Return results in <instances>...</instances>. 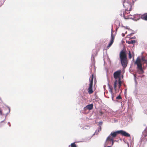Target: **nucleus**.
<instances>
[{
    "label": "nucleus",
    "instance_id": "obj_16",
    "mask_svg": "<svg viewBox=\"0 0 147 147\" xmlns=\"http://www.w3.org/2000/svg\"><path fill=\"white\" fill-rule=\"evenodd\" d=\"M118 84L119 88V89L121 86V78H119L118 80Z\"/></svg>",
    "mask_w": 147,
    "mask_h": 147
},
{
    "label": "nucleus",
    "instance_id": "obj_22",
    "mask_svg": "<svg viewBox=\"0 0 147 147\" xmlns=\"http://www.w3.org/2000/svg\"><path fill=\"white\" fill-rule=\"evenodd\" d=\"M116 99H120L121 98V97L120 95H119L116 97Z\"/></svg>",
    "mask_w": 147,
    "mask_h": 147
},
{
    "label": "nucleus",
    "instance_id": "obj_4",
    "mask_svg": "<svg viewBox=\"0 0 147 147\" xmlns=\"http://www.w3.org/2000/svg\"><path fill=\"white\" fill-rule=\"evenodd\" d=\"M93 76L92 75V76H90V84H89V88L88 89V92L89 94H92L93 91L92 90V85L93 83Z\"/></svg>",
    "mask_w": 147,
    "mask_h": 147
},
{
    "label": "nucleus",
    "instance_id": "obj_20",
    "mask_svg": "<svg viewBox=\"0 0 147 147\" xmlns=\"http://www.w3.org/2000/svg\"><path fill=\"white\" fill-rule=\"evenodd\" d=\"M10 112V109H9V112L6 114V115H5V118L4 120H5V118H6V116H7V115Z\"/></svg>",
    "mask_w": 147,
    "mask_h": 147
},
{
    "label": "nucleus",
    "instance_id": "obj_6",
    "mask_svg": "<svg viewBox=\"0 0 147 147\" xmlns=\"http://www.w3.org/2000/svg\"><path fill=\"white\" fill-rule=\"evenodd\" d=\"M123 5L125 8H127L126 11H130L131 10V4L129 3L124 1L123 3Z\"/></svg>",
    "mask_w": 147,
    "mask_h": 147
},
{
    "label": "nucleus",
    "instance_id": "obj_26",
    "mask_svg": "<svg viewBox=\"0 0 147 147\" xmlns=\"http://www.w3.org/2000/svg\"><path fill=\"white\" fill-rule=\"evenodd\" d=\"M102 124V122L101 121H100L99 122V124L100 125H101Z\"/></svg>",
    "mask_w": 147,
    "mask_h": 147
},
{
    "label": "nucleus",
    "instance_id": "obj_18",
    "mask_svg": "<svg viewBox=\"0 0 147 147\" xmlns=\"http://www.w3.org/2000/svg\"><path fill=\"white\" fill-rule=\"evenodd\" d=\"M71 147H76V146L74 143H73L71 144Z\"/></svg>",
    "mask_w": 147,
    "mask_h": 147
},
{
    "label": "nucleus",
    "instance_id": "obj_30",
    "mask_svg": "<svg viewBox=\"0 0 147 147\" xmlns=\"http://www.w3.org/2000/svg\"><path fill=\"white\" fill-rule=\"evenodd\" d=\"M127 33V32L126 31V32H125V34H126Z\"/></svg>",
    "mask_w": 147,
    "mask_h": 147
},
{
    "label": "nucleus",
    "instance_id": "obj_21",
    "mask_svg": "<svg viewBox=\"0 0 147 147\" xmlns=\"http://www.w3.org/2000/svg\"><path fill=\"white\" fill-rule=\"evenodd\" d=\"M122 26V27H124L125 29H127L128 30H129V27L127 26Z\"/></svg>",
    "mask_w": 147,
    "mask_h": 147
},
{
    "label": "nucleus",
    "instance_id": "obj_8",
    "mask_svg": "<svg viewBox=\"0 0 147 147\" xmlns=\"http://www.w3.org/2000/svg\"><path fill=\"white\" fill-rule=\"evenodd\" d=\"M141 15L140 14H135L133 18H131V19L133 20L136 21L141 18Z\"/></svg>",
    "mask_w": 147,
    "mask_h": 147
},
{
    "label": "nucleus",
    "instance_id": "obj_23",
    "mask_svg": "<svg viewBox=\"0 0 147 147\" xmlns=\"http://www.w3.org/2000/svg\"><path fill=\"white\" fill-rule=\"evenodd\" d=\"M103 113L101 111H99V115H102V114Z\"/></svg>",
    "mask_w": 147,
    "mask_h": 147
},
{
    "label": "nucleus",
    "instance_id": "obj_24",
    "mask_svg": "<svg viewBox=\"0 0 147 147\" xmlns=\"http://www.w3.org/2000/svg\"><path fill=\"white\" fill-rule=\"evenodd\" d=\"M0 115H4V114H3L2 111L0 110Z\"/></svg>",
    "mask_w": 147,
    "mask_h": 147
},
{
    "label": "nucleus",
    "instance_id": "obj_1",
    "mask_svg": "<svg viewBox=\"0 0 147 147\" xmlns=\"http://www.w3.org/2000/svg\"><path fill=\"white\" fill-rule=\"evenodd\" d=\"M120 58L122 65L123 67H125L127 64V56L125 52L123 51H121L120 53Z\"/></svg>",
    "mask_w": 147,
    "mask_h": 147
},
{
    "label": "nucleus",
    "instance_id": "obj_10",
    "mask_svg": "<svg viewBox=\"0 0 147 147\" xmlns=\"http://www.w3.org/2000/svg\"><path fill=\"white\" fill-rule=\"evenodd\" d=\"M114 36L113 35V34L112 32H111V40L108 46H107L108 47H110L113 44L114 40Z\"/></svg>",
    "mask_w": 147,
    "mask_h": 147
},
{
    "label": "nucleus",
    "instance_id": "obj_5",
    "mask_svg": "<svg viewBox=\"0 0 147 147\" xmlns=\"http://www.w3.org/2000/svg\"><path fill=\"white\" fill-rule=\"evenodd\" d=\"M114 142V141L113 139H112L111 138H109V137H108L106 140L105 143V146L107 145H110L111 144H112L113 145Z\"/></svg>",
    "mask_w": 147,
    "mask_h": 147
},
{
    "label": "nucleus",
    "instance_id": "obj_13",
    "mask_svg": "<svg viewBox=\"0 0 147 147\" xmlns=\"http://www.w3.org/2000/svg\"><path fill=\"white\" fill-rule=\"evenodd\" d=\"M109 92L111 93V94L112 95V97L113 98V88L112 86H110L109 84Z\"/></svg>",
    "mask_w": 147,
    "mask_h": 147
},
{
    "label": "nucleus",
    "instance_id": "obj_29",
    "mask_svg": "<svg viewBox=\"0 0 147 147\" xmlns=\"http://www.w3.org/2000/svg\"><path fill=\"white\" fill-rule=\"evenodd\" d=\"M8 124L9 125V126H10V123L9 122L8 123Z\"/></svg>",
    "mask_w": 147,
    "mask_h": 147
},
{
    "label": "nucleus",
    "instance_id": "obj_17",
    "mask_svg": "<svg viewBox=\"0 0 147 147\" xmlns=\"http://www.w3.org/2000/svg\"><path fill=\"white\" fill-rule=\"evenodd\" d=\"M101 130V127L100 126L99 128L96 130L95 132V134H98V132L99 131Z\"/></svg>",
    "mask_w": 147,
    "mask_h": 147
},
{
    "label": "nucleus",
    "instance_id": "obj_12",
    "mask_svg": "<svg viewBox=\"0 0 147 147\" xmlns=\"http://www.w3.org/2000/svg\"><path fill=\"white\" fill-rule=\"evenodd\" d=\"M141 19L145 20H147V14L141 15Z\"/></svg>",
    "mask_w": 147,
    "mask_h": 147
},
{
    "label": "nucleus",
    "instance_id": "obj_15",
    "mask_svg": "<svg viewBox=\"0 0 147 147\" xmlns=\"http://www.w3.org/2000/svg\"><path fill=\"white\" fill-rule=\"evenodd\" d=\"M141 60L143 61V63L147 64V60L145 59L144 57H142L141 58Z\"/></svg>",
    "mask_w": 147,
    "mask_h": 147
},
{
    "label": "nucleus",
    "instance_id": "obj_3",
    "mask_svg": "<svg viewBox=\"0 0 147 147\" xmlns=\"http://www.w3.org/2000/svg\"><path fill=\"white\" fill-rule=\"evenodd\" d=\"M135 64L137 65V68L139 70V74H142L143 73V71L142 68V64L141 60L139 57L137 58Z\"/></svg>",
    "mask_w": 147,
    "mask_h": 147
},
{
    "label": "nucleus",
    "instance_id": "obj_27",
    "mask_svg": "<svg viewBox=\"0 0 147 147\" xmlns=\"http://www.w3.org/2000/svg\"><path fill=\"white\" fill-rule=\"evenodd\" d=\"M122 35L123 37H124L125 36V34L124 33H122Z\"/></svg>",
    "mask_w": 147,
    "mask_h": 147
},
{
    "label": "nucleus",
    "instance_id": "obj_28",
    "mask_svg": "<svg viewBox=\"0 0 147 147\" xmlns=\"http://www.w3.org/2000/svg\"><path fill=\"white\" fill-rule=\"evenodd\" d=\"M92 60H94V57H93V56H92Z\"/></svg>",
    "mask_w": 147,
    "mask_h": 147
},
{
    "label": "nucleus",
    "instance_id": "obj_11",
    "mask_svg": "<svg viewBox=\"0 0 147 147\" xmlns=\"http://www.w3.org/2000/svg\"><path fill=\"white\" fill-rule=\"evenodd\" d=\"M93 104H90L87 105L84 108V109L86 110L87 109L89 110L92 109L93 108Z\"/></svg>",
    "mask_w": 147,
    "mask_h": 147
},
{
    "label": "nucleus",
    "instance_id": "obj_9",
    "mask_svg": "<svg viewBox=\"0 0 147 147\" xmlns=\"http://www.w3.org/2000/svg\"><path fill=\"white\" fill-rule=\"evenodd\" d=\"M119 134H121L123 136L126 137H129L130 136V135L129 134L123 130H119Z\"/></svg>",
    "mask_w": 147,
    "mask_h": 147
},
{
    "label": "nucleus",
    "instance_id": "obj_2",
    "mask_svg": "<svg viewBox=\"0 0 147 147\" xmlns=\"http://www.w3.org/2000/svg\"><path fill=\"white\" fill-rule=\"evenodd\" d=\"M121 73V70H119L115 72L113 74L114 77L115 79L114 84V88L116 92L117 91L116 87L117 84H118V80L119 78H120V76Z\"/></svg>",
    "mask_w": 147,
    "mask_h": 147
},
{
    "label": "nucleus",
    "instance_id": "obj_25",
    "mask_svg": "<svg viewBox=\"0 0 147 147\" xmlns=\"http://www.w3.org/2000/svg\"><path fill=\"white\" fill-rule=\"evenodd\" d=\"M112 145H113V144H111V145H109V146H107L106 147H111L112 146ZM105 147H106L105 146Z\"/></svg>",
    "mask_w": 147,
    "mask_h": 147
},
{
    "label": "nucleus",
    "instance_id": "obj_14",
    "mask_svg": "<svg viewBox=\"0 0 147 147\" xmlns=\"http://www.w3.org/2000/svg\"><path fill=\"white\" fill-rule=\"evenodd\" d=\"M136 40H131L128 41H127V43L129 44H133L135 43Z\"/></svg>",
    "mask_w": 147,
    "mask_h": 147
},
{
    "label": "nucleus",
    "instance_id": "obj_19",
    "mask_svg": "<svg viewBox=\"0 0 147 147\" xmlns=\"http://www.w3.org/2000/svg\"><path fill=\"white\" fill-rule=\"evenodd\" d=\"M131 54L129 51V59H131Z\"/></svg>",
    "mask_w": 147,
    "mask_h": 147
},
{
    "label": "nucleus",
    "instance_id": "obj_7",
    "mask_svg": "<svg viewBox=\"0 0 147 147\" xmlns=\"http://www.w3.org/2000/svg\"><path fill=\"white\" fill-rule=\"evenodd\" d=\"M118 134H119V131L112 132L108 137H109V138H111L112 139H113V138L116 137L117 135Z\"/></svg>",
    "mask_w": 147,
    "mask_h": 147
}]
</instances>
